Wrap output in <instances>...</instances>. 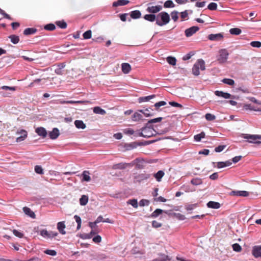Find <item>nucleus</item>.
<instances>
[{"mask_svg": "<svg viewBox=\"0 0 261 261\" xmlns=\"http://www.w3.org/2000/svg\"><path fill=\"white\" fill-rule=\"evenodd\" d=\"M244 138L246 139H251V140L249 141L250 143H261V141L256 140L257 139L261 140V135H245Z\"/></svg>", "mask_w": 261, "mask_h": 261, "instance_id": "obj_6", "label": "nucleus"}, {"mask_svg": "<svg viewBox=\"0 0 261 261\" xmlns=\"http://www.w3.org/2000/svg\"><path fill=\"white\" fill-rule=\"evenodd\" d=\"M40 234L45 238H50L56 236L57 233L53 231H48L45 229H43L41 231Z\"/></svg>", "mask_w": 261, "mask_h": 261, "instance_id": "obj_10", "label": "nucleus"}, {"mask_svg": "<svg viewBox=\"0 0 261 261\" xmlns=\"http://www.w3.org/2000/svg\"><path fill=\"white\" fill-rule=\"evenodd\" d=\"M191 183L194 186H198L202 184V180L200 178H194L191 180Z\"/></svg>", "mask_w": 261, "mask_h": 261, "instance_id": "obj_36", "label": "nucleus"}, {"mask_svg": "<svg viewBox=\"0 0 261 261\" xmlns=\"http://www.w3.org/2000/svg\"><path fill=\"white\" fill-rule=\"evenodd\" d=\"M141 132H139L138 136L146 138H150L155 134V130L153 129L152 125H147L141 129Z\"/></svg>", "mask_w": 261, "mask_h": 261, "instance_id": "obj_2", "label": "nucleus"}, {"mask_svg": "<svg viewBox=\"0 0 261 261\" xmlns=\"http://www.w3.org/2000/svg\"><path fill=\"white\" fill-rule=\"evenodd\" d=\"M163 120L162 117H158L154 119H152L149 120L148 122L146 123L147 125H150L152 123H155L157 122H159Z\"/></svg>", "mask_w": 261, "mask_h": 261, "instance_id": "obj_39", "label": "nucleus"}, {"mask_svg": "<svg viewBox=\"0 0 261 261\" xmlns=\"http://www.w3.org/2000/svg\"><path fill=\"white\" fill-rule=\"evenodd\" d=\"M13 234L16 236V237H17L19 238H22L24 236V234L23 233L16 230V229H14L13 230Z\"/></svg>", "mask_w": 261, "mask_h": 261, "instance_id": "obj_58", "label": "nucleus"}, {"mask_svg": "<svg viewBox=\"0 0 261 261\" xmlns=\"http://www.w3.org/2000/svg\"><path fill=\"white\" fill-rule=\"evenodd\" d=\"M222 82L227 85L232 86L234 84V80L230 79H224L222 80Z\"/></svg>", "mask_w": 261, "mask_h": 261, "instance_id": "obj_47", "label": "nucleus"}, {"mask_svg": "<svg viewBox=\"0 0 261 261\" xmlns=\"http://www.w3.org/2000/svg\"><path fill=\"white\" fill-rule=\"evenodd\" d=\"M207 9L211 11L216 10L217 4L215 3H211L207 6Z\"/></svg>", "mask_w": 261, "mask_h": 261, "instance_id": "obj_51", "label": "nucleus"}, {"mask_svg": "<svg viewBox=\"0 0 261 261\" xmlns=\"http://www.w3.org/2000/svg\"><path fill=\"white\" fill-rule=\"evenodd\" d=\"M204 137H205V133L202 132L199 134L195 135L194 138L196 141L199 142L201 140V139L202 138H203Z\"/></svg>", "mask_w": 261, "mask_h": 261, "instance_id": "obj_42", "label": "nucleus"}, {"mask_svg": "<svg viewBox=\"0 0 261 261\" xmlns=\"http://www.w3.org/2000/svg\"><path fill=\"white\" fill-rule=\"evenodd\" d=\"M35 171L36 173L39 174H43V170L42 168L39 165H36L35 166Z\"/></svg>", "mask_w": 261, "mask_h": 261, "instance_id": "obj_53", "label": "nucleus"}, {"mask_svg": "<svg viewBox=\"0 0 261 261\" xmlns=\"http://www.w3.org/2000/svg\"><path fill=\"white\" fill-rule=\"evenodd\" d=\"M167 61L171 65H175L176 63V59L173 57H168L167 58Z\"/></svg>", "mask_w": 261, "mask_h": 261, "instance_id": "obj_46", "label": "nucleus"}, {"mask_svg": "<svg viewBox=\"0 0 261 261\" xmlns=\"http://www.w3.org/2000/svg\"><path fill=\"white\" fill-rule=\"evenodd\" d=\"M93 241L96 243H100L101 241V237L99 235H97L93 238Z\"/></svg>", "mask_w": 261, "mask_h": 261, "instance_id": "obj_64", "label": "nucleus"}, {"mask_svg": "<svg viewBox=\"0 0 261 261\" xmlns=\"http://www.w3.org/2000/svg\"><path fill=\"white\" fill-rule=\"evenodd\" d=\"M171 16L174 21H176L178 18V12L176 11H174L171 13Z\"/></svg>", "mask_w": 261, "mask_h": 261, "instance_id": "obj_50", "label": "nucleus"}, {"mask_svg": "<svg viewBox=\"0 0 261 261\" xmlns=\"http://www.w3.org/2000/svg\"><path fill=\"white\" fill-rule=\"evenodd\" d=\"M150 110L152 111V109L149 108L146 109L145 110H139V112L143 114L144 116L146 117L152 116L153 115V114L150 113Z\"/></svg>", "mask_w": 261, "mask_h": 261, "instance_id": "obj_33", "label": "nucleus"}, {"mask_svg": "<svg viewBox=\"0 0 261 261\" xmlns=\"http://www.w3.org/2000/svg\"><path fill=\"white\" fill-rule=\"evenodd\" d=\"M129 165H130V164L120 163L115 165L114 167L115 169H123L126 168Z\"/></svg>", "mask_w": 261, "mask_h": 261, "instance_id": "obj_35", "label": "nucleus"}, {"mask_svg": "<svg viewBox=\"0 0 261 261\" xmlns=\"http://www.w3.org/2000/svg\"><path fill=\"white\" fill-rule=\"evenodd\" d=\"M252 254L257 258L261 257V246H255L253 248Z\"/></svg>", "mask_w": 261, "mask_h": 261, "instance_id": "obj_12", "label": "nucleus"}, {"mask_svg": "<svg viewBox=\"0 0 261 261\" xmlns=\"http://www.w3.org/2000/svg\"><path fill=\"white\" fill-rule=\"evenodd\" d=\"M23 211L26 215H28L29 216L32 218H35V214L33 211H31V210L30 208L28 207H24L23 208Z\"/></svg>", "mask_w": 261, "mask_h": 261, "instance_id": "obj_27", "label": "nucleus"}, {"mask_svg": "<svg viewBox=\"0 0 261 261\" xmlns=\"http://www.w3.org/2000/svg\"><path fill=\"white\" fill-rule=\"evenodd\" d=\"M150 177V175L149 174L142 173L135 176V179L137 181H140L149 178Z\"/></svg>", "mask_w": 261, "mask_h": 261, "instance_id": "obj_19", "label": "nucleus"}, {"mask_svg": "<svg viewBox=\"0 0 261 261\" xmlns=\"http://www.w3.org/2000/svg\"><path fill=\"white\" fill-rule=\"evenodd\" d=\"M205 119L208 121H212L215 119L216 117L215 115L210 114L207 113L205 116Z\"/></svg>", "mask_w": 261, "mask_h": 261, "instance_id": "obj_56", "label": "nucleus"}, {"mask_svg": "<svg viewBox=\"0 0 261 261\" xmlns=\"http://www.w3.org/2000/svg\"><path fill=\"white\" fill-rule=\"evenodd\" d=\"M207 206L209 208H219L221 205L219 202L215 201H210L207 203Z\"/></svg>", "mask_w": 261, "mask_h": 261, "instance_id": "obj_28", "label": "nucleus"}, {"mask_svg": "<svg viewBox=\"0 0 261 261\" xmlns=\"http://www.w3.org/2000/svg\"><path fill=\"white\" fill-rule=\"evenodd\" d=\"M44 29L45 30H47V31H53L56 29V27H55V24H54L53 23H49V24L45 25L44 27Z\"/></svg>", "mask_w": 261, "mask_h": 261, "instance_id": "obj_49", "label": "nucleus"}, {"mask_svg": "<svg viewBox=\"0 0 261 261\" xmlns=\"http://www.w3.org/2000/svg\"><path fill=\"white\" fill-rule=\"evenodd\" d=\"M59 135V131L58 128H54L53 130L49 133V136L51 139H56Z\"/></svg>", "mask_w": 261, "mask_h": 261, "instance_id": "obj_20", "label": "nucleus"}, {"mask_svg": "<svg viewBox=\"0 0 261 261\" xmlns=\"http://www.w3.org/2000/svg\"><path fill=\"white\" fill-rule=\"evenodd\" d=\"M57 227L59 231L62 234H65V232L64 231V229L65 227V224L64 221L60 222L57 224Z\"/></svg>", "mask_w": 261, "mask_h": 261, "instance_id": "obj_29", "label": "nucleus"}, {"mask_svg": "<svg viewBox=\"0 0 261 261\" xmlns=\"http://www.w3.org/2000/svg\"><path fill=\"white\" fill-rule=\"evenodd\" d=\"M199 30L198 27L193 26L190 28H188L185 30V35L187 37H189L192 36L194 34H195L196 32H197Z\"/></svg>", "mask_w": 261, "mask_h": 261, "instance_id": "obj_9", "label": "nucleus"}, {"mask_svg": "<svg viewBox=\"0 0 261 261\" xmlns=\"http://www.w3.org/2000/svg\"><path fill=\"white\" fill-rule=\"evenodd\" d=\"M127 203L132 205L134 208H137L138 206V201L136 199L128 200L127 201Z\"/></svg>", "mask_w": 261, "mask_h": 261, "instance_id": "obj_40", "label": "nucleus"}, {"mask_svg": "<svg viewBox=\"0 0 261 261\" xmlns=\"http://www.w3.org/2000/svg\"><path fill=\"white\" fill-rule=\"evenodd\" d=\"M251 46L253 47L259 48L261 47V42L260 41H252L250 43Z\"/></svg>", "mask_w": 261, "mask_h": 261, "instance_id": "obj_57", "label": "nucleus"}, {"mask_svg": "<svg viewBox=\"0 0 261 261\" xmlns=\"http://www.w3.org/2000/svg\"><path fill=\"white\" fill-rule=\"evenodd\" d=\"M121 69L124 73L127 74L131 70V66L128 63H123L121 65Z\"/></svg>", "mask_w": 261, "mask_h": 261, "instance_id": "obj_16", "label": "nucleus"}, {"mask_svg": "<svg viewBox=\"0 0 261 261\" xmlns=\"http://www.w3.org/2000/svg\"><path fill=\"white\" fill-rule=\"evenodd\" d=\"M35 132L40 136L45 138L47 136V132L46 129L42 127H37L36 130Z\"/></svg>", "mask_w": 261, "mask_h": 261, "instance_id": "obj_13", "label": "nucleus"}, {"mask_svg": "<svg viewBox=\"0 0 261 261\" xmlns=\"http://www.w3.org/2000/svg\"><path fill=\"white\" fill-rule=\"evenodd\" d=\"M226 147V145H219L215 148V151L217 152H220L223 150Z\"/></svg>", "mask_w": 261, "mask_h": 261, "instance_id": "obj_61", "label": "nucleus"}, {"mask_svg": "<svg viewBox=\"0 0 261 261\" xmlns=\"http://www.w3.org/2000/svg\"><path fill=\"white\" fill-rule=\"evenodd\" d=\"M143 18L147 21L150 22L156 21V15L155 14L150 13L149 14H146L143 16Z\"/></svg>", "mask_w": 261, "mask_h": 261, "instance_id": "obj_17", "label": "nucleus"}, {"mask_svg": "<svg viewBox=\"0 0 261 261\" xmlns=\"http://www.w3.org/2000/svg\"><path fill=\"white\" fill-rule=\"evenodd\" d=\"M229 195L234 196L247 197L249 196V193L246 191H232L229 193Z\"/></svg>", "mask_w": 261, "mask_h": 261, "instance_id": "obj_8", "label": "nucleus"}, {"mask_svg": "<svg viewBox=\"0 0 261 261\" xmlns=\"http://www.w3.org/2000/svg\"><path fill=\"white\" fill-rule=\"evenodd\" d=\"M155 97V95H151L147 96L140 97L138 98L139 102H142L144 101H149L150 99H153Z\"/></svg>", "mask_w": 261, "mask_h": 261, "instance_id": "obj_24", "label": "nucleus"}, {"mask_svg": "<svg viewBox=\"0 0 261 261\" xmlns=\"http://www.w3.org/2000/svg\"><path fill=\"white\" fill-rule=\"evenodd\" d=\"M164 211L162 210L157 208L151 214V216L152 218H156L159 215L161 214Z\"/></svg>", "mask_w": 261, "mask_h": 261, "instance_id": "obj_43", "label": "nucleus"}, {"mask_svg": "<svg viewBox=\"0 0 261 261\" xmlns=\"http://www.w3.org/2000/svg\"><path fill=\"white\" fill-rule=\"evenodd\" d=\"M199 69L201 70H204L205 62L202 59H199L194 65L192 68L193 74L195 75H198L200 74Z\"/></svg>", "mask_w": 261, "mask_h": 261, "instance_id": "obj_3", "label": "nucleus"}, {"mask_svg": "<svg viewBox=\"0 0 261 261\" xmlns=\"http://www.w3.org/2000/svg\"><path fill=\"white\" fill-rule=\"evenodd\" d=\"M97 232L96 230H92L89 233H83L80 235L81 238L83 239H90L94 235L96 234Z\"/></svg>", "mask_w": 261, "mask_h": 261, "instance_id": "obj_14", "label": "nucleus"}, {"mask_svg": "<svg viewBox=\"0 0 261 261\" xmlns=\"http://www.w3.org/2000/svg\"><path fill=\"white\" fill-rule=\"evenodd\" d=\"M44 252L46 254L51 256H55L57 254L56 251L54 250L47 249L45 250Z\"/></svg>", "mask_w": 261, "mask_h": 261, "instance_id": "obj_59", "label": "nucleus"}, {"mask_svg": "<svg viewBox=\"0 0 261 261\" xmlns=\"http://www.w3.org/2000/svg\"><path fill=\"white\" fill-rule=\"evenodd\" d=\"M82 181L88 182L91 180V177L90 176V172L88 171L85 170L83 172L82 174Z\"/></svg>", "mask_w": 261, "mask_h": 261, "instance_id": "obj_18", "label": "nucleus"}, {"mask_svg": "<svg viewBox=\"0 0 261 261\" xmlns=\"http://www.w3.org/2000/svg\"><path fill=\"white\" fill-rule=\"evenodd\" d=\"M170 20L169 14L166 12H161L156 15V24L162 27L168 24Z\"/></svg>", "mask_w": 261, "mask_h": 261, "instance_id": "obj_1", "label": "nucleus"}, {"mask_svg": "<svg viewBox=\"0 0 261 261\" xmlns=\"http://www.w3.org/2000/svg\"><path fill=\"white\" fill-rule=\"evenodd\" d=\"M37 32V29L33 28H29L25 29L23 31V34L24 35L28 36L32 34H34L36 33Z\"/></svg>", "mask_w": 261, "mask_h": 261, "instance_id": "obj_25", "label": "nucleus"}, {"mask_svg": "<svg viewBox=\"0 0 261 261\" xmlns=\"http://www.w3.org/2000/svg\"><path fill=\"white\" fill-rule=\"evenodd\" d=\"M142 119V116L141 114L139 113L138 112H135L133 116L132 120L135 121H137Z\"/></svg>", "mask_w": 261, "mask_h": 261, "instance_id": "obj_37", "label": "nucleus"}, {"mask_svg": "<svg viewBox=\"0 0 261 261\" xmlns=\"http://www.w3.org/2000/svg\"><path fill=\"white\" fill-rule=\"evenodd\" d=\"M197 206V204H189L186 206V209L187 211H192L195 208H196Z\"/></svg>", "mask_w": 261, "mask_h": 261, "instance_id": "obj_60", "label": "nucleus"}, {"mask_svg": "<svg viewBox=\"0 0 261 261\" xmlns=\"http://www.w3.org/2000/svg\"><path fill=\"white\" fill-rule=\"evenodd\" d=\"M164 175V171L162 170L159 171L156 173L154 174V177L156 178V180L158 181H161V178Z\"/></svg>", "mask_w": 261, "mask_h": 261, "instance_id": "obj_38", "label": "nucleus"}, {"mask_svg": "<svg viewBox=\"0 0 261 261\" xmlns=\"http://www.w3.org/2000/svg\"><path fill=\"white\" fill-rule=\"evenodd\" d=\"M233 250L236 252H240L242 250L241 246L238 243H235L232 245Z\"/></svg>", "mask_w": 261, "mask_h": 261, "instance_id": "obj_55", "label": "nucleus"}, {"mask_svg": "<svg viewBox=\"0 0 261 261\" xmlns=\"http://www.w3.org/2000/svg\"><path fill=\"white\" fill-rule=\"evenodd\" d=\"M9 38L10 39L11 42L14 44L18 43L19 41V36L16 35H10Z\"/></svg>", "mask_w": 261, "mask_h": 261, "instance_id": "obj_32", "label": "nucleus"}, {"mask_svg": "<svg viewBox=\"0 0 261 261\" xmlns=\"http://www.w3.org/2000/svg\"><path fill=\"white\" fill-rule=\"evenodd\" d=\"M166 105V101H159L158 102H156L154 104V106L155 107V110L159 111L160 107H161L162 106H164Z\"/></svg>", "mask_w": 261, "mask_h": 261, "instance_id": "obj_45", "label": "nucleus"}, {"mask_svg": "<svg viewBox=\"0 0 261 261\" xmlns=\"http://www.w3.org/2000/svg\"><path fill=\"white\" fill-rule=\"evenodd\" d=\"M162 8L163 7L161 5L153 6L152 3H149L147 4V7L146 10L149 13L154 14L161 11Z\"/></svg>", "mask_w": 261, "mask_h": 261, "instance_id": "obj_5", "label": "nucleus"}, {"mask_svg": "<svg viewBox=\"0 0 261 261\" xmlns=\"http://www.w3.org/2000/svg\"><path fill=\"white\" fill-rule=\"evenodd\" d=\"M129 3V1L128 0H118L113 3V6L116 7L120 6H124L128 4Z\"/></svg>", "mask_w": 261, "mask_h": 261, "instance_id": "obj_21", "label": "nucleus"}, {"mask_svg": "<svg viewBox=\"0 0 261 261\" xmlns=\"http://www.w3.org/2000/svg\"><path fill=\"white\" fill-rule=\"evenodd\" d=\"M229 32L232 35H238L241 33L242 31L239 28H232L229 30Z\"/></svg>", "mask_w": 261, "mask_h": 261, "instance_id": "obj_44", "label": "nucleus"}, {"mask_svg": "<svg viewBox=\"0 0 261 261\" xmlns=\"http://www.w3.org/2000/svg\"><path fill=\"white\" fill-rule=\"evenodd\" d=\"M75 126L79 129H84L86 128V124L82 120H75L74 121Z\"/></svg>", "mask_w": 261, "mask_h": 261, "instance_id": "obj_30", "label": "nucleus"}, {"mask_svg": "<svg viewBox=\"0 0 261 261\" xmlns=\"http://www.w3.org/2000/svg\"><path fill=\"white\" fill-rule=\"evenodd\" d=\"M232 164L230 161H227L226 162H219L217 163V167L218 168H222L225 167L229 166Z\"/></svg>", "mask_w": 261, "mask_h": 261, "instance_id": "obj_23", "label": "nucleus"}, {"mask_svg": "<svg viewBox=\"0 0 261 261\" xmlns=\"http://www.w3.org/2000/svg\"><path fill=\"white\" fill-rule=\"evenodd\" d=\"M65 65L64 63L59 65L55 69V72L58 74H63L64 73Z\"/></svg>", "mask_w": 261, "mask_h": 261, "instance_id": "obj_22", "label": "nucleus"}, {"mask_svg": "<svg viewBox=\"0 0 261 261\" xmlns=\"http://www.w3.org/2000/svg\"><path fill=\"white\" fill-rule=\"evenodd\" d=\"M223 38V35L222 33H218L216 34H210L208 36V39L212 41H220Z\"/></svg>", "mask_w": 261, "mask_h": 261, "instance_id": "obj_11", "label": "nucleus"}, {"mask_svg": "<svg viewBox=\"0 0 261 261\" xmlns=\"http://www.w3.org/2000/svg\"><path fill=\"white\" fill-rule=\"evenodd\" d=\"M142 162L139 158H137L135 160H134L131 163H130V166H133L134 165H136V168L138 169H143V166L142 164Z\"/></svg>", "mask_w": 261, "mask_h": 261, "instance_id": "obj_15", "label": "nucleus"}, {"mask_svg": "<svg viewBox=\"0 0 261 261\" xmlns=\"http://www.w3.org/2000/svg\"><path fill=\"white\" fill-rule=\"evenodd\" d=\"M92 32L91 30L86 31L83 34V36L85 39H89L91 38Z\"/></svg>", "mask_w": 261, "mask_h": 261, "instance_id": "obj_48", "label": "nucleus"}, {"mask_svg": "<svg viewBox=\"0 0 261 261\" xmlns=\"http://www.w3.org/2000/svg\"><path fill=\"white\" fill-rule=\"evenodd\" d=\"M130 16L133 19H138L141 16V13L139 10H134L130 12Z\"/></svg>", "mask_w": 261, "mask_h": 261, "instance_id": "obj_26", "label": "nucleus"}, {"mask_svg": "<svg viewBox=\"0 0 261 261\" xmlns=\"http://www.w3.org/2000/svg\"><path fill=\"white\" fill-rule=\"evenodd\" d=\"M88 201V196L83 195L80 199V203L81 205H85Z\"/></svg>", "mask_w": 261, "mask_h": 261, "instance_id": "obj_34", "label": "nucleus"}, {"mask_svg": "<svg viewBox=\"0 0 261 261\" xmlns=\"http://www.w3.org/2000/svg\"><path fill=\"white\" fill-rule=\"evenodd\" d=\"M149 204V201L147 199H142L139 202L140 206H148Z\"/></svg>", "mask_w": 261, "mask_h": 261, "instance_id": "obj_54", "label": "nucleus"}, {"mask_svg": "<svg viewBox=\"0 0 261 261\" xmlns=\"http://www.w3.org/2000/svg\"><path fill=\"white\" fill-rule=\"evenodd\" d=\"M164 7L166 8H173L175 7V5L171 0H168L165 2Z\"/></svg>", "mask_w": 261, "mask_h": 261, "instance_id": "obj_41", "label": "nucleus"}, {"mask_svg": "<svg viewBox=\"0 0 261 261\" xmlns=\"http://www.w3.org/2000/svg\"><path fill=\"white\" fill-rule=\"evenodd\" d=\"M74 218L75 219V220L77 224V229H80V228L81 227V223H82L81 218L77 215H75L74 216Z\"/></svg>", "mask_w": 261, "mask_h": 261, "instance_id": "obj_52", "label": "nucleus"}, {"mask_svg": "<svg viewBox=\"0 0 261 261\" xmlns=\"http://www.w3.org/2000/svg\"><path fill=\"white\" fill-rule=\"evenodd\" d=\"M162 224L160 222H158V221H153L152 222V226L154 228H159V227H160L162 226Z\"/></svg>", "mask_w": 261, "mask_h": 261, "instance_id": "obj_62", "label": "nucleus"}, {"mask_svg": "<svg viewBox=\"0 0 261 261\" xmlns=\"http://www.w3.org/2000/svg\"><path fill=\"white\" fill-rule=\"evenodd\" d=\"M229 56V53L226 49H221L219 51L217 56V61L219 63L222 64L226 62Z\"/></svg>", "mask_w": 261, "mask_h": 261, "instance_id": "obj_4", "label": "nucleus"}, {"mask_svg": "<svg viewBox=\"0 0 261 261\" xmlns=\"http://www.w3.org/2000/svg\"><path fill=\"white\" fill-rule=\"evenodd\" d=\"M56 24L62 29L65 28V22L64 21H58L56 22Z\"/></svg>", "mask_w": 261, "mask_h": 261, "instance_id": "obj_63", "label": "nucleus"}, {"mask_svg": "<svg viewBox=\"0 0 261 261\" xmlns=\"http://www.w3.org/2000/svg\"><path fill=\"white\" fill-rule=\"evenodd\" d=\"M16 134L17 135H20V136L18 137L16 139V141L17 142H20L23 141L28 136V133L24 129H21L20 131H17Z\"/></svg>", "mask_w": 261, "mask_h": 261, "instance_id": "obj_7", "label": "nucleus"}, {"mask_svg": "<svg viewBox=\"0 0 261 261\" xmlns=\"http://www.w3.org/2000/svg\"><path fill=\"white\" fill-rule=\"evenodd\" d=\"M93 112L95 114H100V115H105L106 114V112L105 110L101 109L99 107H95L93 108Z\"/></svg>", "mask_w": 261, "mask_h": 261, "instance_id": "obj_31", "label": "nucleus"}]
</instances>
